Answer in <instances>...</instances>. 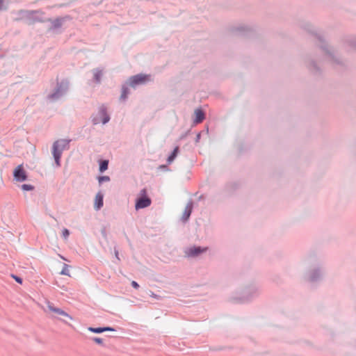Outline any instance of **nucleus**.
Instances as JSON below:
<instances>
[{"instance_id": "nucleus-12", "label": "nucleus", "mask_w": 356, "mask_h": 356, "mask_svg": "<svg viewBox=\"0 0 356 356\" xmlns=\"http://www.w3.org/2000/svg\"><path fill=\"white\" fill-rule=\"evenodd\" d=\"M207 250V248H202L201 246L193 245L186 249L185 250V254L188 257L195 258L203 254Z\"/></svg>"}, {"instance_id": "nucleus-7", "label": "nucleus", "mask_w": 356, "mask_h": 356, "mask_svg": "<svg viewBox=\"0 0 356 356\" xmlns=\"http://www.w3.org/2000/svg\"><path fill=\"white\" fill-rule=\"evenodd\" d=\"M151 80V76L145 74H138L134 76H131L127 80L128 84L130 87L136 88L138 86L145 85Z\"/></svg>"}, {"instance_id": "nucleus-6", "label": "nucleus", "mask_w": 356, "mask_h": 356, "mask_svg": "<svg viewBox=\"0 0 356 356\" xmlns=\"http://www.w3.org/2000/svg\"><path fill=\"white\" fill-rule=\"evenodd\" d=\"M69 88V82L67 80H62L57 82L54 91L49 94L47 97L49 99L56 101L60 99L67 91Z\"/></svg>"}, {"instance_id": "nucleus-32", "label": "nucleus", "mask_w": 356, "mask_h": 356, "mask_svg": "<svg viewBox=\"0 0 356 356\" xmlns=\"http://www.w3.org/2000/svg\"><path fill=\"white\" fill-rule=\"evenodd\" d=\"M103 331L104 332H106V331H115V329L113 327H110V326H104L103 327Z\"/></svg>"}, {"instance_id": "nucleus-24", "label": "nucleus", "mask_w": 356, "mask_h": 356, "mask_svg": "<svg viewBox=\"0 0 356 356\" xmlns=\"http://www.w3.org/2000/svg\"><path fill=\"white\" fill-rule=\"evenodd\" d=\"M88 330L90 332H93V333H96V334H100V333L104 332L103 327H89L88 328Z\"/></svg>"}, {"instance_id": "nucleus-19", "label": "nucleus", "mask_w": 356, "mask_h": 356, "mask_svg": "<svg viewBox=\"0 0 356 356\" xmlns=\"http://www.w3.org/2000/svg\"><path fill=\"white\" fill-rule=\"evenodd\" d=\"M129 84H128V83L126 81L122 86V92H121V95H120V101H122V102H125L127 98H128V96L129 95Z\"/></svg>"}, {"instance_id": "nucleus-22", "label": "nucleus", "mask_w": 356, "mask_h": 356, "mask_svg": "<svg viewBox=\"0 0 356 356\" xmlns=\"http://www.w3.org/2000/svg\"><path fill=\"white\" fill-rule=\"evenodd\" d=\"M108 168V160L100 159L99 161V171L101 173L104 172Z\"/></svg>"}, {"instance_id": "nucleus-14", "label": "nucleus", "mask_w": 356, "mask_h": 356, "mask_svg": "<svg viewBox=\"0 0 356 356\" xmlns=\"http://www.w3.org/2000/svg\"><path fill=\"white\" fill-rule=\"evenodd\" d=\"M240 186L238 181H229L224 186V191L227 194H231L236 191Z\"/></svg>"}, {"instance_id": "nucleus-9", "label": "nucleus", "mask_w": 356, "mask_h": 356, "mask_svg": "<svg viewBox=\"0 0 356 356\" xmlns=\"http://www.w3.org/2000/svg\"><path fill=\"white\" fill-rule=\"evenodd\" d=\"M72 18L70 15H65L64 17H57L54 19L51 18H47L45 19V20L46 22H49L51 24V26L49 28V30L55 31L56 29H60L65 22H67V20H70Z\"/></svg>"}, {"instance_id": "nucleus-13", "label": "nucleus", "mask_w": 356, "mask_h": 356, "mask_svg": "<svg viewBox=\"0 0 356 356\" xmlns=\"http://www.w3.org/2000/svg\"><path fill=\"white\" fill-rule=\"evenodd\" d=\"M98 115L101 118V122L103 124H107L111 120V117L108 113L107 107L104 104H102L99 107Z\"/></svg>"}, {"instance_id": "nucleus-11", "label": "nucleus", "mask_w": 356, "mask_h": 356, "mask_svg": "<svg viewBox=\"0 0 356 356\" xmlns=\"http://www.w3.org/2000/svg\"><path fill=\"white\" fill-rule=\"evenodd\" d=\"M305 64L314 74H318L321 72V68L316 60L311 56L307 55L305 58Z\"/></svg>"}, {"instance_id": "nucleus-34", "label": "nucleus", "mask_w": 356, "mask_h": 356, "mask_svg": "<svg viewBox=\"0 0 356 356\" xmlns=\"http://www.w3.org/2000/svg\"><path fill=\"white\" fill-rule=\"evenodd\" d=\"M201 138V132H199L197 135H196V138H195V143H199L200 140Z\"/></svg>"}, {"instance_id": "nucleus-23", "label": "nucleus", "mask_w": 356, "mask_h": 356, "mask_svg": "<svg viewBox=\"0 0 356 356\" xmlns=\"http://www.w3.org/2000/svg\"><path fill=\"white\" fill-rule=\"evenodd\" d=\"M236 31L243 35H249V33L252 31V29L248 26H240L236 28Z\"/></svg>"}, {"instance_id": "nucleus-18", "label": "nucleus", "mask_w": 356, "mask_h": 356, "mask_svg": "<svg viewBox=\"0 0 356 356\" xmlns=\"http://www.w3.org/2000/svg\"><path fill=\"white\" fill-rule=\"evenodd\" d=\"M195 119L193 123L195 124L201 123L205 119V113L201 108H197L195 111Z\"/></svg>"}, {"instance_id": "nucleus-8", "label": "nucleus", "mask_w": 356, "mask_h": 356, "mask_svg": "<svg viewBox=\"0 0 356 356\" xmlns=\"http://www.w3.org/2000/svg\"><path fill=\"white\" fill-rule=\"evenodd\" d=\"M140 195L141 196L136 200L135 208L136 210L145 209L149 207L152 203L150 197L147 195L146 189L143 188L141 190Z\"/></svg>"}, {"instance_id": "nucleus-26", "label": "nucleus", "mask_w": 356, "mask_h": 356, "mask_svg": "<svg viewBox=\"0 0 356 356\" xmlns=\"http://www.w3.org/2000/svg\"><path fill=\"white\" fill-rule=\"evenodd\" d=\"M69 267H70L69 265L64 264L63 269H62L61 272L60 273V274L63 275L70 276V271L68 270Z\"/></svg>"}, {"instance_id": "nucleus-4", "label": "nucleus", "mask_w": 356, "mask_h": 356, "mask_svg": "<svg viewBox=\"0 0 356 356\" xmlns=\"http://www.w3.org/2000/svg\"><path fill=\"white\" fill-rule=\"evenodd\" d=\"M17 15L16 21H25L29 25L34 24L36 22H46L43 17L44 13L41 10H19Z\"/></svg>"}, {"instance_id": "nucleus-5", "label": "nucleus", "mask_w": 356, "mask_h": 356, "mask_svg": "<svg viewBox=\"0 0 356 356\" xmlns=\"http://www.w3.org/2000/svg\"><path fill=\"white\" fill-rule=\"evenodd\" d=\"M70 139H59L53 143L51 153L57 167L60 166V159L63 152L70 149Z\"/></svg>"}, {"instance_id": "nucleus-31", "label": "nucleus", "mask_w": 356, "mask_h": 356, "mask_svg": "<svg viewBox=\"0 0 356 356\" xmlns=\"http://www.w3.org/2000/svg\"><path fill=\"white\" fill-rule=\"evenodd\" d=\"M62 233H63V236L65 238H67L69 237V236H70V230L68 229H67V228H64L63 229Z\"/></svg>"}, {"instance_id": "nucleus-20", "label": "nucleus", "mask_w": 356, "mask_h": 356, "mask_svg": "<svg viewBox=\"0 0 356 356\" xmlns=\"http://www.w3.org/2000/svg\"><path fill=\"white\" fill-rule=\"evenodd\" d=\"M93 72V81L99 83L101 82L102 76L103 75V70L99 68H95L92 70Z\"/></svg>"}, {"instance_id": "nucleus-21", "label": "nucleus", "mask_w": 356, "mask_h": 356, "mask_svg": "<svg viewBox=\"0 0 356 356\" xmlns=\"http://www.w3.org/2000/svg\"><path fill=\"white\" fill-rule=\"evenodd\" d=\"M179 151L180 150H179V146H176L174 148L172 152L170 153V154L167 158V163H168V164H170V163H172L175 161V159L177 156L178 154L179 153Z\"/></svg>"}, {"instance_id": "nucleus-38", "label": "nucleus", "mask_w": 356, "mask_h": 356, "mask_svg": "<svg viewBox=\"0 0 356 356\" xmlns=\"http://www.w3.org/2000/svg\"><path fill=\"white\" fill-rule=\"evenodd\" d=\"M3 5V0H0V10L2 9Z\"/></svg>"}, {"instance_id": "nucleus-27", "label": "nucleus", "mask_w": 356, "mask_h": 356, "mask_svg": "<svg viewBox=\"0 0 356 356\" xmlns=\"http://www.w3.org/2000/svg\"><path fill=\"white\" fill-rule=\"evenodd\" d=\"M109 181H110V177L108 176L104 175V176L98 177V181H99V184H102L104 182Z\"/></svg>"}, {"instance_id": "nucleus-17", "label": "nucleus", "mask_w": 356, "mask_h": 356, "mask_svg": "<svg viewBox=\"0 0 356 356\" xmlns=\"http://www.w3.org/2000/svg\"><path fill=\"white\" fill-rule=\"evenodd\" d=\"M104 205V195L102 192L97 193L95 200L94 208L96 211L101 209Z\"/></svg>"}, {"instance_id": "nucleus-2", "label": "nucleus", "mask_w": 356, "mask_h": 356, "mask_svg": "<svg viewBox=\"0 0 356 356\" xmlns=\"http://www.w3.org/2000/svg\"><path fill=\"white\" fill-rule=\"evenodd\" d=\"M304 28L312 33L314 38L315 43L322 50L325 57L332 61L334 60V55L332 49L328 47L324 36L314 30V27L309 24H307Z\"/></svg>"}, {"instance_id": "nucleus-30", "label": "nucleus", "mask_w": 356, "mask_h": 356, "mask_svg": "<svg viewBox=\"0 0 356 356\" xmlns=\"http://www.w3.org/2000/svg\"><path fill=\"white\" fill-rule=\"evenodd\" d=\"M91 339L97 344H99V345L103 344V339L102 338L95 337L91 338Z\"/></svg>"}, {"instance_id": "nucleus-25", "label": "nucleus", "mask_w": 356, "mask_h": 356, "mask_svg": "<svg viewBox=\"0 0 356 356\" xmlns=\"http://www.w3.org/2000/svg\"><path fill=\"white\" fill-rule=\"evenodd\" d=\"M21 188H22V190H23L24 191H33L35 187H34V186H33L31 184H24L21 185Z\"/></svg>"}, {"instance_id": "nucleus-16", "label": "nucleus", "mask_w": 356, "mask_h": 356, "mask_svg": "<svg viewBox=\"0 0 356 356\" xmlns=\"http://www.w3.org/2000/svg\"><path fill=\"white\" fill-rule=\"evenodd\" d=\"M193 202L192 201H190L187 204L186 207H185V209H184V213H183V216L181 218V220L184 222H186L189 220L190 216L193 211Z\"/></svg>"}, {"instance_id": "nucleus-39", "label": "nucleus", "mask_w": 356, "mask_h": 356, "mask_svg": "<svg viewBox=\"0 0 356 356\" xmlns=\"http://www.w3.org/2000/svg\"><path fill=\"white\" fill-rule=\"evenodd\" d=\"M59 257H60L62 259H63V260H65V261H68L67 259H65L63 256H62V255H60V254H59Z\"/></svg>"}, {"instance_id": "nucleus-29", "label": "nucleus", "mask_w": 356, "mask_h": 356, "mask_svg": "<svg viewBox=\"0 0 356 356\" xmlns=\"http://www.w3.org/2000/svg\"><path fill=\"white\" fill-rule=\"evenodd\" d=\"M11 277L19 284H22V282H23V279L18 276V275H14V274H12L11 275Z\"/></svg>"}, {"instance_id": "nucleus-10", "label": "nucleus", "mask_w": 356, "mask_h": 356, "mask_svg": "<svg viewBox=\"0 0 356 356\" xmlns=\"http://www.w3.org/2000/svg\"><path fill=\"white\" fill-rule=\"evenodd\" d=\"M13 177L17 181H25L28 179V175L23 165H17L13 170Z\"/></svg>"}, {"instance_id": "nucleus-1", "label": "nucleus", "mask_w": 356, "mask_h": 356, "mask_svg": "<svg viewBox=\"0 0 356 356\" xmlns=\"http://www.w3.org/2000/svg\"><path fill=\"white\" fill-rule=\"evenodd\" d=\"M303 264L305 270L303 273V279L305 281L315 284L322 281L326 275L325 267L318 262L314 257H309L306 259Z\"/></svg>"}, {"instance_id": "nucleus-35", "label": "nucleus", "mask_w": 356, "mask_h": 356, "mask_svg": "<svg viewBox=\"0 0 356 356\" xmlns=\"http://www.w3.org/2000/svg\"><path fill=\"white\" fill-rule=\"evenodd\" d=\"M159 168H160V169H162V170H168V165H161L159 166Z\"/></svg>"}, {"instance_id": "nucleus-15", "label": "nucleus", "mask_w": 356, "mask_h": 356, "mask_svg": "<svg viewBox=\"0 0 356 356\" xmlns=\"http://www.w3.org/2000/svg\"><path fill=\"white\" fill-rule=\"evenodd\" d=\"M47 307L51 312H53L58 314V315H60V316H66V317L69 318L70 319H72V318L70 315H69L67 312H65L62 309L54 307L53 303L48 302Z\"/></svg>"}, {"instance_id": "nucleus-37", "label": "nucleus", "mask_w": 356, "mask_h": 356, "mask_svg": "<svg viewBox=\"0 0 356 356\" xmlns=\"http://www.w3.org/2000/svg\"><path fill=\"white\" fill-rule=\"evenodd\" d=\"M190 130H188L185 134L182 135L181 137H180V139H184L186 135L189 133Z\"/></svg>"}, {"instance_id": "nucleus-36", "label": "nucleus", "mask_w": 356, "mask_h": 356, "mask_svg": "<svg viewBox=\"0 0 356 356\" xmlns=\"http://www.w3.org/2000/svg\"><path fill=\"white\" fill-rule=\"evenodd\" d=\"M115 257L118 259H120L119 258V252H118V250L115 248Z\"/></svg>"}, {"instance_id": "nucleus-3", "label": "nucleus", "mask_w": 356, "mask_h": 356, "mask_svg": "<svg viewBox=\"0 0 356 356\" xmlns=\"http://www.w3.org/2000/svg\"><path fill=\"white\" fill-rule=\"evenodd\" d=\"M261 291L260 284L257 282H252L243 289L238 297H234L233 298L239 302H250L257 298L261 293Z\"/></svg>"}, {"instance_id": "nucleus-33", "label": "nucleus", "mask_w": 356, "mask_h": 356, "mask_svg": "<svg viewBox=\"0 0 356 356\" xmlns=\"http://www.w3.org/2000/svg\"><path fill=\"white\" fill-rule=\"evenodd\" d=\"M131 285L133 288L136 289H139L140 287V285L138 284V283L136 281H132L131 283Z\"/></svg>"}, {"instance_id": "nucleus-28", "label": "nucleus", "mask_w": 356, "mask_h": 356, "mask_svg": "<svg viewBox=\"0 0 356 356\" xmlns=\"http://www.w3.org/2000/svg\"><path fill=\"white\" fill-rule=\"evenodd\" d=\"M91 121L93 125H97L100 122L101 119L99 116H91Z\"/></svg>"}]
</instances>
